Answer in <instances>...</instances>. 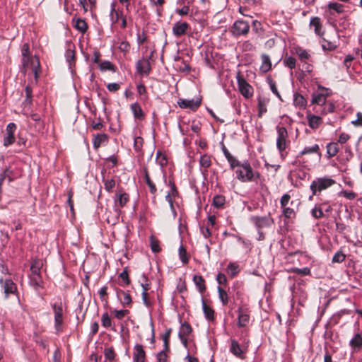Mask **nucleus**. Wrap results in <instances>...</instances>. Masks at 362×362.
<instances>
[{"label": "nucleus", "mask_w": 362, "mask_h": 362, "mask_svg": "<svg viewBox=\"0 0 362 362\" xmlns=\"http://www.w3.org/2000/svg\"><path fill=\"white\" fill-rule=\"evenodd\" d=\"M277 139H276V147L280 152L281 155L283 156L284 151L286 150L287 146V138L288 132L284 127L277 126Z\"/></svg>", "instance_id": "4"}, {"label": "nucleus", "mask_w": 362, "mask_h": 362, "mask_svg": "<svg viewBox=\"0 0 362 362\" xmlns=\"http://www.w3.org/2000/svg\"><path fill=\"white\" fill-rule=\"evenodd\" d=\"M141 286L143 288V291H146V293L150 289V284L148 283V279L144 274L141 276Z\"/></svg>", "instance_id": "61"}, {"label": "nucleus", "mask_w": 362, "mask_h": 362, "mask_svg": "<svg viewBox=\"0 0 362 362\" xmlns=\"http://www.w3.org/2000/svg\"><path fill=\"white\" fill-rule=\"evenodd\" d=\"M228 162L230 164V168L234 169L235 167H240L241 164L238 160H237L232 155L226 158Z\"/></svg>", "instance_id": "55"}, {"label": "nucleus", "mask_w": 362, "mask_h": 362, "mask_svg": "<svg viewBox=\"0 0 362 362\" xmlns=\"http://www.w3.org/2000/svg\"><path fill=\"white\" fill-rule=\"evenodd\" d=\"M250 30L249 24L244 21H237L233 26V33L234 35H246Z\"/></svg>", "instance_id": "11"}, {"label": "nucleus", "mask_w": 362, "mask_h": 362, "mask_svg": "<svg viewBox=\"0 0 362 362\" xmlns=\"http://www.w3.org/2000/svg\"><path fill=\"white\" fill-rule=\"evenodd\" d=\"M269 100L264 98H258V116L261 117L264 113L267 111V105Z\"/></svg>", "instance_id": "33"}, {"label": "nucleus", "mask_w": 362, "mask_h": 362, "mask_svg": "<svg viewBox=\"0 0 362 362\" xmlns=\"http://www.w3.org/2000/svg\"><path fill=\"white\" fill-rule=\"evenodd\" d=\"M310 26H313L315 28V33L317 35H320V30H321V21L319 17H313L310 19Z\"/></svg>", "instance_id": "40"}, {"label": "nucleus", "mask_w": 362, "mask_h": 362, "mask_svg": "<svg viewBox=\"0 0 362 362\" xmlns=\"http://www.w3.org/2000/svg\"><path fill=\"white\" fill-rule=\"evenodd\" d=\"M134 349V361L135 362H145L146 353L142 345L136 344Z\"/></svg>", "instance_id": "16"}, {"label": "nucleus", "mask_w": 362, "mask_h": 362, "mask_svg": "<svg viewBox=\"0 0 362 362\" xmlns=\"http://www.w3.org/2000/svg\"><path fill=\"white\" fill-rule=\"evenodd\" d=\"M113 312L115 313V317L118 320H122L129 313L128 310H115Z\"/></svg>", "instance_id": "58"}, {"label": "nucleus", "mask_w": 362, "mask_h": 362, "mask_svg": "<svg viewBox=\"0 0 362 362\" xmlns=\"http://www.w3.org/2000/svg\"><path fill=\"white\" fill-rule=\"evenodd\" d=\"M21 176V173L11 165L7 166L0 174V193L2 192V185L4 181L7 179L8 182H11Z\"/></svg>", "instance_id": "3"}, {"label": "nucleus", "mask_w": 362, "mask_h": 362, "mask_svg": "<svg viewBox=\"0 0 362 362\" xmlns=\"http://www.w3.org/2000/svg\"><path fill=\"white\" fill-rule=\"evenodd\" d=\"M237 82L239 90L243 97L250 98L253 95L252 86L240 74L237 76Z\"/></svg>", "instance_id": "6"}, {"label": "nucleus", "mask_w": 362, "mask_h": 362, "mask_svg": "<svg viewBox=\"0 0 362 362\" xmlns=\"http://www.w3.org/2000/svg\"><path fill=\"white\" fill-rule=\"evenodd\" d=\"M105 357L107 360L112 361L115 358V351L112 348H107L104 351Z\"/></svg>", "instance_id": "60"}, {"label": "nucleus", "mask_w": 362, "mask_h": 362, "mask_svg": "<svg viewBox=\"0 0 362 362\" xmlns=\"http://www.w3.org/2000/svg\"><path fill=\"white\" fill-rule=\"evenodd\" d=\"M152 55L153 52H151L148 58H142L137 61L136 64V69L138 74L140 75H149L151 70L150 59Z\"/></svg>", "instance_id": "7"}, {"label": "nucleus", "mask_w": 362, "mask_h": 362, "mask_svg": "<svg viewBox=\"0 0 362 362\" xmlns=\"http://www.w3.org/2000/svg\"><path fill=\"white\" fill-rule=\"evenodd\" d=\"M345 258L346 255L342 252L339 251L333 256L332 262L341 263Z\"/></svg>", "instance_id": "54"}, {"label": "nucleus", "mask_w": 362, "mask_h": 362, "mask_svg": "<svg viewBox=\"0 0 362 362\" xmlns=\"http://www.w3.org/2000/svg\"><path fill=\"white\" fill-rule=\"evenodd\" d=\"M125 16L123 11L119 9H116L115 3L112 2L111 4V9L110 12V21L112 25H115L119 22V20L122 18V17Z\"/></svg>", "instance_id": "15"}, {"label": "nucleus", "mask_w": 362, "mask_h": 362, "mask_svg": "<svg viewBox=\"0 0 362 362\" xmlns=\"http://www.w3.org/2000/svg\"><path fill=\"white\" fill-rule=\"evenodd\" d=\"M230 351L233 355L238 357H241L244 352L239 343L235 339H231Z\"/></svg>", "instance_id": "28"}, {"label": "nucleus", "mask_w": 362, "mask_h": 362, "mask_svg": "<svg viewBox=\"0 0 362 362\" xmlns=\"http://www.w3.org/2000/svg\"><path fill=\"white\" fill-rule=\"evenodd\" d=\"M52 309L54 314V327L57 332L62 331V325L63 322V305L62 302H56L52 305Z\"/></svg>", "instance_id": "5"}, {"label": "nucleus", "mask_w": 362, "mask_h": 362, "mask_svg": "<svg viewBox=\"0 0 362 362\" xmlns=\"http://www.w3.org/2000/svg\"><path fill=\"white\" fill-rule=\"evenodd\" d=\"M108 136L106 134H98L94 136L93 139V145L95 149L100 148V145L107 141Z\"/></svg>", "instance_id": "25"}, {"label": "nucleus", "mask_w": 362, "mask_h": 362, "mask_svg": "<svg viewBox=\"0 0 362 362\" xmlns=\"http://www.w3.org/2000/svg\"><path fill=\"white\" fill-rule=\"evenodd\" d=\"M42 264V260L38 259H33L30 266L32 274H40Z\"/></svg>", "instance_id": "36"}, {"label": "nucleus", "mask_w": 362, "mask_h": 362, "mask_svg": "<svg viewBox=\"0 0 362 362\" xmlns=\"http://www.w3.org/2000/svg\"><path fill=\"white\" fill-rule=\"evenodd\" d=\"M349 345L354 350H359L362 347V335L359 333L355 334L350 340Z\"/></svg>", "instance_id": "29"}, {"label": "nucleus", "mask_w": 362, "mask_h": 362, "mask_svg": "<svg viewBox=\"0 0 362 362\" xmlns=\"http://www.w3.org/2000/svg\"><path fill=\"white\" fill-rule=\"evenodd\" d=\"M156 160L160 167L165 166L168 162L165 155H164L161 151L157 152Z\"/></svg>", "instance_id": "45"}, {"label": "nucleus", "mask_w": 362, "mask_h": 362, "mask_svg": "<svg viewBox=\"0 0 362 362\" xmlns=\"http://www.w3.org/2000/svg\"><path fill=\"white\" fill-rule=\"evenodd\" d=\"M150 247L153 252L157 253L160 251V241L153 235L150 236Z\"/></svg>", "instance_id": "38"}, {"label": "nucleus", "mask_w": 362, "mask_h": 362, "mask_svg": "<svg viewBox=\"0 0 362 362\" xmlns=\"http://www.w3.org/2000/svg\"><path fill=\"white\" fill-rule=\"evenodd\" d=\"M240 169H238L235 173L237 178L241 182H250L253 180L259 178V173L254 172L247 160L244 161L240 166Z\"/></svg>", "instance_id": "1"}, {"label": "nucleus", "mask_w": 362, "mask_h": 362, "mask_svg": "<svg viewBox=\"0 0 362 362\" xmlns=\"http://www.w3.org/2000/svg\"><path fill=\"white\" fill-rule=\"evenodd\" d=\"M193 281L201 293L205 292L206 288L205 285V280L203 276L200 275H194L193 277Z\"/></svg>", "instance_id": "26"}, {"label": "nucleus", "mask_w": 362, "mask_h": 362, "mask_svg": "<svg viewBox=\"0 0 362 362\" xmlns=\"http://www.w3.org/2000/svg\"><path fill=\"white\" fill-rule=\"evenodd\" d=\"M74 28L79 32L84 33L88 29V25L85 20L77 18L74 22Z\"/></svg>", "instance_id": "37"}, {"label": "nucleus", "mask_w": 362, "mask_h": 362, "mask_svg": "<svg viewBox=\"0 0 362 362\" xmlns=\"http://www.w3.org/2000/svg\"><path fill=\"white\" fill-rule=\"evenodd\" d=\"M357 119L351 122V124L356 127H362V113L358 112L356 113Z\"/></svg>", "instance_id": "64"}, {"label": "nucleus", "mask_w": 362, "mask_h": 362, "mask_svg": "<svg viewBox=\"0 0 362 362\" xmlns=\"http://www.w3.org/2000/svg\"><path fill=\"white\" fill-rule=\"evenodd\" d=\"M311 214L315 218H320L324 216L323 208L315 206L311 211Z\"/></svg>", "instance_id": "51"}, {"label": "nucleus", "mask_w": 362, "mask_h": 362, "mask_svg": "<svg viewBox=\"0 0 362 362\" xmlns=\"http://www.w3.org/2000/svg\"><path fill=\"white\" fill-rule=\"evenodd\" d=\"M171 332H172V329L169 328L165 331V332L162 336V339L163 341V345L165 347V350H167V351L170 350L169 340H170Z\"/></svg>", "instance_id": "41"}, {"label": "nucleus", "mask_w": 362, "mask_h": 362, "mask_svg": "<svg viewBox=\"0 0 362 362\" xmlns=\"http://www.w3.org/2000/svg\"><path fill=\"white\" fill-rule=\"evenodd\" d=\"M334 183L335 181L330 177H319L312 182L310 187L313 192V195H315L317 192H320L332 186Z\"/></svg>", "instance_id": "2"}, {"label": "nucleus", "mask_w": 362, "mask_h": 362, "mask_svg": "<svg viewBox=\"0 0 362 362\" xmlns=\"http://www.w3.org/2000/svg\"><path fill=\"white\" fill-rule=\"evenodd\" d=\"M290 204L291 206L294 204V202L291 200V196L288 194H284L280 199L281 206H286Z\"/></svg>", "instance_id": "44"}, {"label": "nucleus", "mask_w": 362, "mask_h": 362, "mask_svg": "<svg viewBox=\"0 0 362 362\" xmlns=\"http://www.w3.org/2000/svg\"><path fill=\"white\" fill-rule=\"evenodd\" d=\"M340 194L349 200H353L356 197V194L351 191L344 190L340 192Z\"/></svg>", "instance_id": "62"}, {"label": "nucleus", "mask_w": 362, "mask_h": 362, "mask_svg": "<svg viewBox=\"0 0 362 362\" xmlns=\"http://www.w3.org/2000/svg\"><path fill=\"white\" fill-rule=\"evenodd\" d=\"M168 351L167 350H165V349L160 351L158 354H157V360L158 362H167V354H166V352Z\"/></svg>", "instance_id": "63"}, {"label": "nucleus", "mask_w": 362, "mask_h": 362, "mask_svg": "<svg viewBox=\"0 0 362 362\" xmlns=\"http://www.w3.org/2000/svg\"><path fill=\"white\" fill-rule=\"evenodd\" d=\"M105 189L107 192H111L115 185V181L113 179L103 180Z\"/></svg>", "instance_id": "56"}, {"label": "nucleus", "mask_w": 362, "mask_h": 362, "mask_svg": "<svg viewBox=\"0 0 362 362\" xmlns=\"http://www.w3.org/2000/svg\"><path fill=\"white\" fill-rule=\"evenodd\" d=\"M129 200V194L124 192L117 195L115 199L116 206L119 207H124Z\"/></svg>", "instance_id": "35"}, {"label": "nucleus", "mask_w": 362, "mask_h": 362, "mask_svg": "<svg viewBox=\"0 0 362 362\" xmlns=\"http://www.w3.org/2000/svg\"><path fill=\"white\" fill-rule=\"evenodd\" d=\"M225 204V197L222 195H216L213 199V204L214 206L219 208Z\"/></svg>", "instance_id": "47"}, {"label": "nucleus", "mask_w": 362, "mask_h": 362, "mask_svg": "<svg viewBox=\"0 0 362 362\" xmlns=\"http://www.w3.org/2000/svg\"><path fill=\"white\" fill-rule=\"evenodd\" d=\"M23 66L24 68H27L29 66L30 64H31L33 66V70L35 73V76H37V69L40 66V62L37 59L30 58V56H26V57H22Z\"/></svg>", "instance_id": "18"}, {"label": "nucleus", "mask_w": 362, "mask_h": 362, "mask_svg": "<svg viewBox=\"0 0 362 362\" xmlns=\"http://www.w3.org/2000/svg\"><path fill=\"white\" fill-rule=\"evenodd\" d=\"M318 144H315L312 146L305 147L303 150L300 153V156L305 155L308 153H318L319 151Z\"/></svg>", "instance_id": "43"}, {"label": "nucleus", "mask_w": 362, "mask_h": 362, "mask_svg": "<svg viewBox=\"0 0 362 362\" xmlns=\"http://www.w3.org/2000/svg\"><path fill=\"white\" fill-rule=\"evenodd\" d=\"M144 140L141 136L134 138V146L136 151H139L143 146Z\"/></svg>", "instance_id": "57"}, {"label": "nucleus", "mask_w": 362, "mask_h": 362, "mask_svg": "<svg viewBox=\"0 0 362 362\" xmlns=\"http://www.w3.org/2000/svg\"><path fill=\"white\" fill-rule=\"evenodd\" d=\"M202 103V98L197 97L191 100L189 99H180L177 101V104L180 107L183 109H189L192 111L197 110Z\"/></svg>", "instance_id": "8"}, {"label": "nucleus", "mask_w": 362, "mask_h": 362, "mask_svg": "<svg viewBox=\"0 0 362 362\" xmlns=\"http://www.w3.org/2000/svg\"><path fill=\"white\" fill-rule=\"evenodd\" d=\"M218 298L223 305H226L228 303V296L227 292L221 286H218Z\"/></svg>", "instance_id": "39"}, {"label": "nucleus", "mask_w": 362, "mask_h": 362, "mask_svg": "<svg viewBox=\"0 0 362 362\" xmlns=\"http://www.w3.org/2000/svg\"><path fill=\"white\" fill-rule=\"evenodd\" d=\"M137 92L138 93L142 96L141 99L144 100H148V95L146 92V88L144 84H139L137 85Z\"/></svg>", "instance_id": "50"}, {"label": "nucleus", "mask_w": 362, "mask_h": 362, "mask_svg": "<svg viewBox=\"0 0 362 362\" xmlns=\"http://www.w3.org/2000/svg\"><path fill=\"white\" fill-rule=\"evenodd\" d=\"M0 284L4 289L6 298H7L9 295L15 294L18 291L16 284L11 279H0Z\"/></svg>", "instance_id": "9"}, {"label": "nucleus", "mask_w": 362, "mask_h": 362, "mask_svg": "<svg viewBox=\"0 0 362 362\" xmlns=\"http://www.w3.org/2000/svg\"><path fill=\"white\" fill-rule=\"evenodd\" d=\"M101 321L102 325L105 328H108L112 325V320L107 313L103 314Z\"/></svg>", "instance_id": "48"}, {"label": "nucleus", "mask_w": 362, "mask_h": 362, "mask_svg": "<svg viewBox=\"0 0 362 362\" xmlns=\"http://www.w3.org/2000/svg\"><path fill=\"white\" fill-rule=\"evenodd\" d=\"M293 104L299 108H305L307 105V101L301 94L295 93L293 95Z\"/></svg>", "instance_id": "27"}, {"label": "nucleus", "mask_w": 362, "mask_h": 362, "mask_svg": "<svg viewBox=\"0 0 362 362\" xmlns=\"http://www.w3.org/2000/svg\"><path fill=\"white\" fill-rule=\"evenodd\" d=\"M130 109L136 119L142 120L144 119V113L138 103L131 104Z\"/></svg>", "instance_id": "22"}, {"label": "nucleus", "mask_w": 362, "mask_h": 362, "mask_svg": "<svg viewBox=\"0 0 362 362\" xmlns=\"http://www.w3.org/2000/svg\"><path fill=\"white\" fill-rule=\"evenodd\" d=\"M119 277L124 281V285H129L130 284V279L129 278V274L127 268L124 269L123 272L120 273Z\"/></svg>", "instance_id": "59"}, {"label": "nucleus", "mask_w": 362, "mask_h": 362, "mask_svg": "<svg viewBox=\"0 0 362 362\" xmlns=\"http://www.w3.org/2000/svg\"><path fill=\"white\" fill-rule=\"evenodd\" d=\"M144 174L145 182L149 187L150 192L152 194H155L156 193L157 189H156V187L154 185V183L151 180L148 170L146 168H144Z\"/></svg>", "instance_id": "30"}, {"label": "nucleus", "mask_w": 362, "mask_h": 362, "mask_svg": "<svg viewBox=\"0 0 362 362\" xmlns=\"http://www.w3.org/2000/svg\"><path fill=\"white\" fill-rule=\"evenodd\" d=\"M179 256L183 264H187L189 259L187 256V252L185 248L181 245L179 248Z\"/></svg>", "instance_id": "52"}, {"label": "nucleus", "mask_w": 362, "mask_h": 362, "mask_svg": "<svg viewBox=\"0 0 362 362\" xmlns=\"http://www.w3.org/2000/svg\"><path fill=\"white\" fill-rule=\"evenodd\" d=\"M65 57L66 59V61L69 62V65L71 66L72 63L75 61V52L71 48L67 49L65 53Z\"/></svg>", "instance_id": "49"}, {"label": "nucleus", "mask_w": 362, "mask_h": 362, "mask_svg": "<svg viewBox=\"0 0 362 362\" xmlns=\"http://www.w3.org/2000/svg\"><path fill=\"white\" fill-rule=\"evenodd\" d=\"M199 164L201 166V170L202 173L205 174L206 173H207L208 168L211 165V157L207 154L202 155L199 159Z\"/></svg>", "instance_id": "23"}, {"label": "nucleus", "mask_w": 362, "mask_h": 362, "mask_svg": "<svg viewBox=\"0 0 362 362\" xmlns=\"http://www.w3.org/2000/svg\"><path fill=\"white\" fill-rule=\"evenodd\" d=\"M202 308L206 318L209 320H214V310L210 306L206 305L205 300L202 298Z\"/></svg>", "instance_id": "32"}, {"label": "nucleus", "mask_w": 362, "mask_h": 362, "mask_svg": "<svg viewBox=\"0 0 362 362\" xmlns=\"http://www.w3.org/2000/svg\"><path fill=\"white\" fill-rule=\"evenodd\" d=\"M262 64L260 66V71L262 73H267L272 69V62L270 57L267 54H262L261 55Z\"/></svg>", "instance_id": "19"}, {"label": "nucleus", "mask_w": 362, "mask_h": 362, "mask_svg": "<svg viewBox=\"0 0 362 362\" xmlns=\"http://www.w3.org/2000/svg\"><path fill=\"white\" fill-rule=\"evenodd\" d=\"M30 281L32 285L35 286V288L42 286V280L40 274H32Z\"/></svg>", "instance_id": "42"}, {"label": "nucleus", "mask_w": 362, "mask_h": 362, "mask_svg": "<svg viewBox=\"0 0 362 362\" xmlns=\"http://www.w3.org/2000/svg\"><path fill=\"white\" fill-rule=\"evenodd\" d=\"M320 88L322 90V92L320 93H314L312 95L311 103L317 105H323L325 104L327 98L329 96V93H327V89L324 87L320 86Z\"/></svg>", "instance_id": "12"}, {"label": "nucleus", "mask_w": 362, "mask_h": 362, "mask_svg": "<svg viewBox=\"0 0 362 362\" xmlns=\"http://www.w3.org/2000/svg\"><path fill=\"white\" fill-rule=\"evenodd\" d=\"M100 69L101 71H115V66L109 61H104L100 63Z\"/></svg>", "instance_id": "46"}, {"label": "nucleus", "mask_w": 362, "mask_h": 362, "mask_svg": "<svg viewBox=\"0 0 362 362\" xmlns=\"http://www.w3.org/2000/svg\"><path fill=\"white\" fill-rule=\"evenodd\" d=\"M189 27L187 22H176L173 26V33L176 37H180L187 33Z\"/></svg>", "instance_id": "14"}, {"label": "nucleus", "mask_w": 362, "mask_h": 362, "mask_svg": "<svg viewBox=\"0 0 362 362\" xmlns=\"http://www.w3.org/2000/svg\"><path fill=\"white\" fill-rule=\"evenodd\" d=\"M281 208L282 209V214L286 218L293 219L296 218L298 207L295 209L288 205L286 206H281Z\"/></svg>", "instance_id": "24"}, {"label": "nucleus", "mask_w": 362, "mask_h": 362, "mask_svg": "<svg viewBox=\"0 0 362 362\" xmlns=\"http://www.w3.org/2000/svg\"><path fill=\"white\" fill-rule=\"evenodd\" d=\"M284 63L286 66L293 69L296 67V60L293 57H288L284 59Z\"/></svg>", "instance_id": "53"}, {"label": "nucleus", "mask_w": 362, "mask_h": 362, "mask_svg": "<svg viewBox=\"0 0 362 362\" xmlns=\"http://www.w3.org/2000/svg\"><path fill=\"white\" fill-rule=\"evenodd\" d=\"M250 220L258 230L269 227L273 223V221L269 216H252Z\"/></svg>", "instance_id": "10"}, {"label": "nucleus", "mask_w": 362, "mask_h": 362, "mask_svg": "<svg viewBox=\"0 0 362 362\" xmlns=\"http://www.w3.org/2000/svg\"><path fill=\"white\" fill-rule=\"evenodd\" d=\"M16 126L14 123H9L6 127L7 136L4 139V146H8L11 145L15 141L14 132Z\"/></svg>", "instance_id": "13"}, {"label": "nucleus", "mask_w": 362, "mask_h": 362, "mask_svg": "<svg viewBox=\"0 0 362 362\" xmlns=\"http://www.w3.org/2000/svg\"><path fill=\"white\" fill-rule=\"evenodd\" d=\"M192 331V327L190 325L186 322L181 324L180 331L178 333V337H188V336L191 334Z\"/></svg>", "instance_id": "31"}, {"label": "nucleus", "mask_w": 362, "mask_h": 362, "mask_svg": "<svg viewBox=\"0 0 362 362\" xmlns=\"http://www.w3.org/2000/svg\"><path fill=\"white\" fill-rule=\"evenodd\" d=\"M238 325L240 327H245L250 321V315L242 309H238Z\"/></svg>", "instance_id": "20"}, {"label": "nucleus", "mask_w": 362, "mask_h": 362, "mask_svg": "<svg viewBox=\"0 0 362 362\" xmlns=\"http://www.w3.org/2000/svg\"><path fill=\"white\" fill-rule=\"evenodd\" d=\"M339 150L338 143L331 142L327 145V153L329 158L335 156L339 152Z\"/></svg>", "instance_id": "34"}, {"label": "nucleus", "mask_w": 362, "mask_h": 362, "mask_svg": "<svg viewBox=\"0 0 362 362\" xmlns=\"http://www.w3.org/2000/svg\"><path fill=\"white\" fill-rule=\"evenodd\" d=\"M307 119L309 127L313 129L318 128L322 122V119L320 117L312 114L307 115Z\"/></svg>", "instance_id": "21"}, {"label": "nucleus", "mask_w": 362, "mask_h": 362, "mask_svg": "<svg viewBox=\"0 0 362 362\" xmlns=\"http://www.w3.org/2000/svg\"><path fill=\"white\" fill-rule=\"evenodd\" d=\"M344 6L337 2H329L327 6V11L329 15H334V13L341 14L344 12Z\"/></svg>", "instance_id": "17"}]
</instances>
